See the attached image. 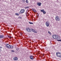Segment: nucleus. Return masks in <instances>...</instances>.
Listing matches in <instances>:
<instances>
[{
    "mask_svg": "<svg viewBox=\"0 0 61 61\" xmlns=\"http://www.w3.org/2000/svg\"><path fill=\"white\" fill-rule=\"evenodd\" d=\"M6 47L7 48H8V49H13V46L12 45H10L9 44H6Z\"/></svg>",
    "mask_w": 61,
    "mask_h": 61,
    "instance_id": "nucleus-1",
    "label": "nucleus"
},
{
    "mask_svg": "<svg viewBox=\"0 0 61 61\" xmlns=\"http://www.w3.org/2000/svg\"><path fill=\"white\" fill-rule=\"evenodd\" d=\"M25 10L24 9H22L21 10L19 13V14H21L24 13L25 12Z\"/></svg>",
    "mask_w": 61,
    "mask_h": 61,
    "instance_id": "nucleus-2",
    "label": "nucleus"
},
{
    "mask_svg": "<svg viewBox=\"0 0 61 61\" xmlns=\"http://www.w3.org/2000/svg\"><path fill=\"white\" fill-rule=\"evenodd\" d=\"M56 55L57 56H59L60 57H61V55L60 53L57 52L56 53Z\"/></svg>",
    "mask_w": 61,
    "mask_h": 61,
    "instance_id": "nucleus-3",
    "label": "nucleus"
},
{
    "mask_svg": "<svg viewBox=\"0 0 61 61\" xmlns=\"http://www.w3.org/2000/svg\"><path fill=\"white\" fill-rule=\"evenodd\" d=\"M55 19L57 21H60V18L58 16H56L55 18Z\"/></svg>",
    "mask_w": 61,
    "mask_h": 61,
    "instance_id": "nucleus-4",
    "label": "nucleus"
},
{
    "mask_svg": "<svg viewBox=\"0 0 61 61\" xmlns=\"http://www.w3.org/2000/svg\"><path fill=\"white\" fill-rule=\"evenodd\" d=\"M26 31L28 32H31L32 31L31 29L29 28H26Z\"/></svg>",
    "mask_w": 61,
    "mask_h": 61,
    "instance_id": "nucleus-5",
    "label": "nucleus"
},
{
    "mask_svg": "<svg viewBox=\"0 0 61 61\" xmlns=\"http://www.w3.org/2000/svg\"><path fill=\"white\" fill-rule=\"evenodd\" d=\"M45 24L46 26H47V27L49 26V25H50V24H49V23L47 21L46 22Z\"/></svg>",
    "mask_w": 61,
    "mask_h": 61,
    "instance_id": "nucleus-6",
    "label": "nucleus"
},
{
    "mask_svg": "<svg viewBox=\"0 0 61 61\" xmlns=\"http://www.w3.org/2000/svg\"><path fill=\"white\" fill-rule=\"evenodd\" d=\"M55 38H56L55 39H60V37L58 35H56V37H55Z\"/></svg>",
    "mask_w": 61,
    "mask_h": 61,
    "instance_id": "nucleus-7",
    "label": "nucleus"
},
{
    "mask_svg": "<svg viewBox=\"0 0 61 61\" xmlns=\"http://www.w3.org/2000/svg\"><path fill=\"white\" fill-rule=\"evenodd\" d=\"M13 59L14 60L16 61V60H18V58L16 57H14L13 58Z\"/></svg>",
    "mask_w": 61,
    "mask_h": 61,
    "instance_id": "nucleus-8",
    "label": "nucleus"
},
{
    "mask_svg": "<svg viewBox=\"0 0 61 61\" xmlns=\"http://www.w3.org/2000/svg\"><path fill=\"white\" fill-rule=\"evenodd\" d=\"M32 32H33L34 33H37V32L36 30H35L33 29H32Z\"/></svg>",
    "mask_w": 61,
    "mask_h": 61,
    "instance_id": "nucleus-9",
    "label": "nucleus"
},
{
    "mask_svg": "<svg viewBox=\"0 0 61 61\" xmlns=\"http://www.w3.org/2000/svg\"><path fill=\"white\" fill-rule=\"evenodd\" d=\"M37 5L38 6H41V3L40 2H38L37 3Z\"/></svg>",
    "mask_w": 61,
    "mask_h": 61,
    "instance_id": "nucleus-10",
    "label": "nucleus"
},
{
    "mask_svg": "<svg viewBox=\"0 0 61 61\" xmlns=\"http://www.w3.org/2000/svg\"><path fill=\"white\" fill-rule=\"evenodd\" d=\"M56 35H53L52 36V37L53 38H54V39H55V38H56Z\"/></svg>",
    "mask_w": 61,
    "mask_h": 61,
    "instance_id": "nucleus-11",
    "label": "nucleus"
},
{
    "mask_svg": "<svg viewBox=\"0 0 61 61\" xmlns=\"http://www.w3.org/2000/svg\"><path fill=\"white\" fill-rule=\"evenodd\" d=\"M4 36L3 35H0V38H4Z\"/></svg>",
    "mask_w": 61,
    "mask_h": 61,
    "instance_id": "nucleus-12",
    "label": "nucleus"
},
{
    "mask_svg": "<svg viewBox=\"0 0 61 61\" xmlns=\"http://www.w3.org/2000/svg\"><path fill=\"white\" fill-rule=\"evenodd\" d=\"M30 59H31L32 60H33V59H34V57L33 56H30Z\"/></svg>",
    "mask_w": 61,
    "mask_h": 61,
    "instance_id": "nucleus-13",
    "label": "nucleus"
},
{
    "mask_svg": "<svg viewBox=\"0 0 61 61\" xmlns=\"http://www.w3.org/2000/svg\"><path fill=\"white\" fill-rule=\"evenodd\" d=\"M32 10L34 12V13H36V10L34 9H32Z\"/></svg>",
    "mask_w": 61,
    "mask_h": 61,
    "instance_id": "nucleus-14",
    "label": "nucleus"
},
{
    "mask_svg": "<svg viewBox=\"0 0 61 61\" xmlns=\"http://www.w3.org/2000/svg\"><path fill=\"white\" fill-rule=\"evenodd\" d=\"M15 15H17V16H19V14L18 13H15Z\"/></svg>",
    "mask_w": 61,
    "mask_h": 61,
    "instance_id": "nucleus-15",
    "label": "nucleus"
},
{
    "mask_svg": "<svg viewBox=\"0 0 61 61\" xmlns=\"http://www.w3.org/2000/svg\"><path fill=\"white\" fill-rule=\"evenodd\" d=\"M22 2L23 3H25V0H21Z\"/></svg>",
    "mask_w": 61,
    "mask_h": 61,
    "instance_id": "nucleus-16",
    "label": "nucleus"
},
{
    "mask_svg": "<svg viewBox=\"0 0 61 61\" xmlns=\"http://www.w3.org/2000/svg\"><path fill=\"white\" fill-rule=\"evenodd\" d=\"M48 34H50V35H51V32H50V31H48Z\"/></svg>",
    "mask_w": 61,
    "mask_h": 61,
    "instance_id": "nucleus-17",
    "label": "nucleus"
},
{
    "mask_svg": "<svg viewBox=\"0 0 61 61\" xmlns=\"http://www.w3.org/2000/svg\"><path fill=\"white\" fill-rule=\"evenodd\" d=\"M41 12H43L44 11H45V10H41Z\"/></svg>",
    "mask_w": 61,
    "mask_h": 61,
    "instance_id": "nucleus-18",
    "label": "nucleus"
},
{
    "mask_svg": "<svg viewBox=\"0 0 61 61\" xmlns=\"http://www.w3.org/2000/svg\"><path fill=\"white\" fill-rule=\"evenodd\" d=\"M29 24H33V23H32V22H29Z\"/></svg>",
    "mask_w": 61,
    "mask_h": 61,
    "instance_id": "nucleus-19",
    "label": "nucleus"
},
{
    "mask_svg": "<svg viewBox=\"0 0 61 61\" xmlns=\"http://www.w3.org/2000/svg\"><path fill=\"white\" fill-rule=\"evenodd\" d=\"M26 2L27 3H28V0H26Z\"/></svg>",
    "mask_w": 61,
    "mask_h": 61,
    "instance_id": "nucleus-20",
    "label": "nucleus"
},
{
    "mask_svg": "<svg viewBox=\"0 0 61 61\" xmlns=\"http://www.w3.org/2000/svg\"><path fill=\"white\" fill-rule=\"evenodd\" d=\"M18 18H19V19H21L22 17H21L19 16L18 17Z\"/></svg>",
    "mask_w": 61,
    "mask_h": 61,
    "instance_id": "nucleus-21",
    "label": "nucleus"
},
{
    "mask_svg": "<svg viewBox=\"0 0 61 61\" xmlns=\"http://www.w3.org/2000/svg\"><path fill=\"white\" fill-rule=\"evenodd\" d=\"M11 52H15V51L14 50H11Z\"/></svg>",
    "mask_w": 61,
    "mask_h": 61,
    "instance_id": "nucleus-22",
    "label": "nucleus"
},
{
    "mask_svg": "<svg viewBox=\"0 0 61 61\" xmlns=\"http://www.w3.org/2000/svg\"><path fill=\"white\" fill-rule=\"evenodd\" d=\"M29 7L28 6H27V7H25V9H26V8H29Z\"/></svg>",
    "mask_w": 61,
    "mask_h": 61,
    "instance_id": "nucleus-23",
    "label": "nucleus"
},
{
    "mask_svg": "<svg viewBox=\"0 0 61 61\" xmlns=\"http://www.w3.org/2000/svg\"><path fill=\"white\" fill-rule=\"evenodd\" d=\"M43 14H46V12L45 11H44L43 12Z\"/></svg>",
    "mask_w": 61,
    "mask_h": 61,
    "instance_id": "nucleus-24",
    "label": "nucleus"
},
{
    "mask_svg": "<svg viewBox=\"0 0 61 61\" xmlns=\"http://www.w3.org/2000/svg\"><path fill=\"white\" fill-rule=\"evenodd\" d=\"M58 41H61V40H58Z\"/></svg>",
    "mask_w": 61,
    "mask_h": 61,
    "instance_id": "nucleus-25",
    "label": "nucleus"
},
{
    "mask_svg": "<svg viewBox=\"0 0 61 61\" xmlns=\"http://www.w3.org/2000/svg\"><path fill=\"white\" fill-rule=\"evenodd\" d=\"M3 47H1L0 46V48H2Z\"/></svg>",
    "mask_w": 61,
    "mask_h": 61,
    "instance_id": "nucleus-26",
    "label": "nucleus"
},
{
    "mask_svg": "<svg viewBox=\"0 0 61 61\" xmlns=\"http://www.w3.org/2000/svg\"><path fill=\"white\" fill-rule=\"evenodd\" d=\"M42 56H44V54H43V55H42Z\"/></svg>",
    "mask_w": 61,
    "mask_h": 61,
    "instance_id": "nucleus-27",
    "label": "nucleus"
},
{
    "mask_svg": "<svg viewBox=\"0 0 61 61\" xmlns=\"http://www.w3.org/2000/svg\"><path fill=\"white\" fill-rule=\"evenodd\" d=\"M1 50L0 49V52H1Z\"/></svg>",
    "mask_w": 61,
    "mask_h": 61,
    "instance_id": "nucleus-28",
    "label": "nucleus"
},
{
    "mask_svg": "<svg viewBox=\"0 0 61 61\" xmlns=\"http://www.w3.org/2000/svg\"><path fill=\"white\" fill-rule=\"evenodd\" d=\"M9 37H10V38H11V36H10Z\"/></svg>",
    "mask_w": 61,
    "mask_h": 61,
    "instance_id": "nucleus-29",
    "label": "nucleus"
},
{
    "mask_svg": "<svg viewBox=\"0 0 61 61\" xmlns=\"http://www.w3.org/2000/svg\"><path fill=\"white\" fill-rule=\"evenodd\" d=\"M0 56H1V55H0Z\"/></svg>",
    "mask_w": 61,
    "mask_h": 61,
    "instance_id": "nucleus-30",
    "label": "nucleus"
}]
</instances>
